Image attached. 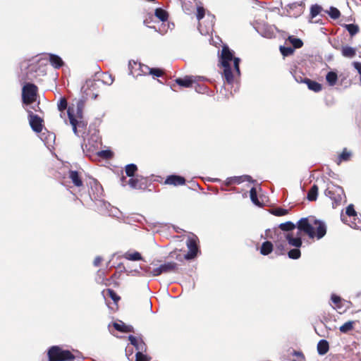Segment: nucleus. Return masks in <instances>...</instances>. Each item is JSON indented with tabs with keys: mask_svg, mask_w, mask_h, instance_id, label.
<instances>
[{
	"mask_svg": "<svg viewBox=\"0 0 361 361\" xmlns=\"http://www.w3.org/2000/svg\"><path fill=\"white\" fill-rule=\"evenodd\" d=\"M310 15L312 18L316 17V4L312 5L310 8Z\"/></svg>",
	"mask_w": 361,
	"mask_h": 361,
	"instance_id": "obj_53",
	"label": "nucleus"
},
{
	"mask_svg": "<svg viewBox=\"0 0 361 361\" xmlns=\"http://www.w3.org/2000/svg\"><path fill=\"white\" fill-rule=\"evenodd\" d=\"M295 225L291 221L282 223L279 226V228L283 231H290L295 229Z\"/></svg>",
	"mask_w": 361,
	"mask_h": 361,
	"instance_id": "obj_29",
	"label": "nucleus"
},
{
	"mask_svg": "<svg viewBox=\"0 0 361 361\" xmlns=\"http://www.w3.org/2000/svg\"><path fill=\"white\" fill-rule=\"evenodd\" d=\"M135 361H149V359L142 352H137L135 354Z\"/></svg>",
	"mask_w": 361,
	"mask_h": 361,
	"instance_id": "obj_48",
	"label": "nucleus"
},
{
	"mask_svg": "<svg viewBox=\"0 0 361 361\" xmlns=\"http://www.w3.org/2000/svg\"><path fill=\"white\" fill-rule=\"evenodd\" d=\"M103 260L102 257L97 256L94 258L93 264L95 267H99L101 264L102 261Z\"/></svg>",
	"mask_w": 361,
	"mask_h": 361,
	"instance_id": "obj_50",
	"label": "nucleus"
},
{
	"mask_svg": "<svg viewBox=\"0 0 361 361\" xmlns=\"http://www.w3.org/2000/svg\"><path fill=\"white\" fill-rule=\"evenodd\" d=\"M331 300L335 305H338V304L341 302V298L336 295H332Z\"/></svg>",
	"mask_w": 361,
	"mask_h": 361,
	"instance_id": "obj_51",
	"label": "nucleus"
},
{
	"mask_svg": "<svg viewBox=\"0 0 361 361\" xmlns=\"http://www.w3.org/2000/svg\"><path fill=\"white\" fill-rule=\"evenodd\" d=\"M130 73L133 76L147 75L149 66L135 61H130L128 63Z\"/></svg>",
	"mask_w": 361,
	"mask_h": 361,
	"instance_id": "obj_11",
	"label": "nucleus"
},
{
	"mask_svg": "<svg viewBox=\"0 0 361 361\" xmlns=\"http://www.w3.org/2000/svg\"><path fill=\"white\" fill-rule=\"evenodd\" d=\"M286 42H289L292 44L294 49H299L303 45L302 41L299 38L295 37L294 36H289L286 39Z\"/></svg>",
	"mask_w": 361,
	"mask_h": 361,
	"instance_id": "obj_28",
	"label": "nucleus"
},
{
	"mask_svg": "<svg viewBox=\"0 0 361 361\" xmlns=\"http://www.w3.org/2000/svg\"><path fill=\"white\" fill-rule=\"evenodd\" d=\"M149 72H147V75H152L153 77H161L164 75V70L158 68H149Z\"/></svg>",
	"mask_w": 361,
	"mask_h": 361,
	"instance_id": "obj_30",
	"label": "nucleus"
},
{
	"mask_svg": "<svg viewBox=\"0 0 361 361\" xmlns=\"http://www.w3.org/2000/svg\"><path fill=\"white\" fill-rule=\"evenodd\" d=\"M128 340L133 346H135L137 349H140V344L138 343V341L135 336L130 335L128 336Z\"/></svg>",
	"mask_w": 361,
	"mask_h": 361,
	"instance_id": "obj_49",
	"label": "nucleus"
},
{
	"mask_svg": "<svg viewBox=\"0 0 361 361\" xmlns=\"http://www.w3.org/2000/svg\"><path fill=\"white\" fill-rule=\"evenodd\" d=\"M97 155L103 159H110L114 157V153L109 149H105L97 152Z\"/></svg>",
	"mask_w": 361,
	"mask_h": 361,
	"instance_id": "obj_35",
	"label": "nucleus"
},
{
	"mask_svg": "<svg viewBox=\"0 0 361 361\" xmlns=\"http://www.w3.org/2000/svg\"><path fill=\"white\" fill-rule=\"evenodd\" d=\"M39 103H38V104H37V109H34L35 111H40V109H39Z\"/></svg>",
	"mask_w": 361,
	"mask_h": 361,
	"instance_id": "obj_58",
	"label": "nucleus"
},
{
	"mask_svg": "<svg viewBox=\"0 0 361 361\" xmlns=\"http://www.w3.org/2000/svg\"><path fill=\"white\" fill-rule=\"evenodd\" d=\"M49 61L52 66H54L55 68H60L64 65V63L61 58L57 55L55 54H50L49 55Z\"/></svg>",
	"mask_w": 361,
	"mask_h": 361,
	"instance_id": "obj_19",
	"label": "nucleus"
},
{
	"mask_svg": "<svg viewBox=\"0 0 361 361\" xmlns=\"http://www.w3.org/2000/svg\"><path fill=\"white\" fill-rule=\"evenodd\" d=\"M295 49L291 47H280V51L283 56H288L292 55L294 53Z\"/></svg>",
	"mask_w": 361,
	"mask_h": 361,
	"instance_id": "obj_36",
	"label": "nucleus"
},
{
	"mask_svg": "<svg viewBox=\"0 0 361 361\" xmlns=\"http://www.w3.org/2000/svg\"><path fill=\"white\" fill-rule=\"evenodd\" d=\"M274 245L270 241H265L260 247V253L263 255H268L273 251Z\"/></svg>",
	"mask_w": 361,
	"mask_h": 361,
	"instance_id": "obj_22",
	"label": "nucleus"
},
{
	"mask_svg": "<svg viewBox=\"0 0 361 361\" xmlns=\"http://www.w3.org/2000/svg\"><path fill=\"white\" fill-rule=\"evenodd\" d=\"M288 255L289 258H290V259H297L300 257L301 252H300V250L298 249V247H295L294 249L290 250L288 252Z\"/></svg>",
	"mask_w": 361,
	"mask_h": 361,
	"instance_id": "obj_37",
	"label": "nucleus"
},
{
	"mask_svg": "<svg viewBox=\"0 0 361 361\" xmlns=\"http://www.w3.org/2000/svg\"><path fill=\"white\" fill-rule=\"evenodd\" d=\"M295 80H297V82H303V81H301V80H303L305 77H302L301 75H295Z\"/></svg>",
	"mask_w": 361,
	"mask_h": 361,
	"instance_id": "obj_54",
	"label": "nucleus"
},
{
	"mask_svg": "<svg viewBox=\"0 0 361 361\" xmlns=\"http://www.w3.org/2000/svg\"><path fill=\"white\" fill-rule=\"evenodd\" d=\"M344 27L349 32L351 36H354L359 32V27L355 24H345Z\"/></svg>",
	"mask_w": 361,
	"mask_h": 361,
	"instance_id": "obj_33",
	"label": "nucleus"
},
{
	"mask_svg": "<svg viewBox=\"0 0 361 361\" xmlns=\"http://www.w3.org/2000/svg\"><path fill=\"white\" fill-rule=\"evenodd\" d=\"M269 238L274 240L275 244V253L277 255H284L286 252V240H283L280 238H278L277 235H275V231H274V235H270Z\"/></svg>",
	"mask_w": 361,
	"mask_h": 361,
	"instance_id": "obj_13",
	"label": "nucleus"
},
{
	"mask_svg": "<svg viewBox=\"0 0 361 361\" xmlns=\"http://www.w3.org/2000/svg\"><path fill=\"white\" fill-rule=\"evenodd\" d=\"M271 214L276 216H282L288 214V209L276 207L271 209Z\"/></svg>",
	"mask_w": 361,
	"mask_h": 361,
	"instance_id": "obj_32",
	"label": "nucleus"
},
{
	"mask_svg": "<svg viewBox=\"0 0 361 361\" xmlns=\"http://www.w3.org/2000/svg\"><path fill=\"white\" fill-rule=\"evenodd\" d=\"M341 220H342V221H343L345 224H348V223H347V220H346V219H345V216L344 215L341 214Z\"/></svg>",
	"mask_w": 361,
	"mask_h": 361,
	"instance_id": "obj_55",
	"label": "nucleus"
},
{
	"mask_svg": "<svg viewBox=\"0 0 361 361\" xmlns=\"http://www.w3.org/2000/svg\"><path fill=\"white\" fill-rule=\"evenodd\" d=\"M137 171V166L134 164H128L125 167V172L126 173V176H128L130 178H132V177H135V173Z\"/></svg>",
	"mask_w": 361,
	"mask_h": 361,
	"instance_id": "obj_25",
	"label": "nucleus"
},
{
	"mask_svg": "<svg viewBox=\"0 0 361 361\" xmlns=\"http://www.w3.org/2000/svg\"><path fill=\"white\" fill-rule=\"evenodd\" d=\"M350 156L351 153L347 151L346 149H344L338 157L339 161H348L350 159Z\"/></svg>",
	"mask_w": 361,
	"mask_h": 361,
	"instance_id": "obj_45",
	"label": "nucleus"
},
{
	"mask_svg": "<svg viewBox=\"0 0 361 361\" xmlns=\"http://www.w3.org/2000/svg\"><path fill=\"white\" fill-rule=\"evenodd\" d=\"M102 82L106 85H110L114 82V78L111 74L104 73L102 74Z\"/></svg>",
	"mask_w": 361,
	"mask_h": 361,
	"instance_id": "obj_42",
	"label": "nucleus"
},
{
	"mask_svg": "<svg viewBox=\"0 0 361 361\" xmlns=\"http://www.w3.org/2000/svg\"><path fill=\"white\" fill-rule=\"evenodd\" d=\"M49 361H73L74 355L68 350H63L60 347L54 345L48 350Z\"/></svg>",
	"mask_w": 361,
	"mask_h": 361,
	"instance_id": "obj_5",
	"label": "nucleus"
},
{
	"mask_svg": "<svg viewBox=\"0 0 361 361\" xmlns=\"http://www.w3.org/2000/svg\"><path fill=\"white\" fill-rule=\"evenodd\" d=\"M98 82L99 80H87L85 85L82 87L84 94L82 98L77 102L76 107L72 106L68 108L67 114L69 122L75 135H78V128L85 129L87 127V123L84 121L83 118V110L87 99H96L98 97L99 91L95 92Z\"/></svg>",
	"mask_w": 361,
	"mask_h": 361,
	"instance_id": "obj_1",
	"label": "nucleus"
},
{
	"mask_svg": "<svg viewBox=\"0 0 361 361\" xmlns=\"http://www.w3.org/2000/svg\"><path fill=\"white\" fill-rule=\"evenodd\" d=\"M289 355L290 356V357L288 359L289 361H306L305 357L301 351L292 350Z\"/></svg>",
	"mask_w": 361,
	"mask_h": 361,
	"instance_id": "obj_20",
	"label": "nucleus"
},
{
	"mask_svg": "<svg viewBox=\"0 0 361 361\" xmlns=\"http://www.w3.org/2000/svg\"><path fill=\"white\" fill-rule=\"evenodd\" d=\"M275 235H277L278 238H280L283 240H286L290 245L295 247H300L302 245V240L299 233H298L296 237H294L293 233L286 234L275 229Z\"/></svg>",
	"mask_w": 361,
	"mask_h": 361,
	"instance_id": "obj_10",
	"label": "nucleus"
},
{
	"mask_svg": "<svg viewBox=\"0 0 361 361\" xmlns=\"http://www.w3.org/2000/svg\"><path fill=\"white\" fill-rule=\"evenodd\" d=\"M342 55L347 58H353L356 54V49L351 47L344 46L341 49Z\"/></svg>",
	"mask_w": 361,
	"mask_h": 361,
	"instance_id": "obj_24",
	"label": "nucleus"
},
{
	"mask_svg": "<svg viewBox=\"0 0 361 361\" xmlns=\"http://www.w3.org/2000/svg\"><path fill=\"white\" fill-rule=\"evenodd\" d=\"M205 10L202 6H198L197 8V18L198 20H200L204 17Z\"/></svg>",
	"mask_w": 361,
	"mask_h": 361,
	"instance_id": "obj_47",
	"label": "nucleus"
},
{
	"mask_svg": "<svg viewBox=\"0 0 361 361\" xmlns=\"http://www.w3.org/2000/svg\"><path fill=\"white\" fill-rule=\"evenodd\" d=\"M197 238H189L186 242L188 252L186 254H181L180 250H173L171 252L169 256L175 258L179 262H183L184 260H190L196 257L199 251V247L197 243Z\"/></svg>",
	"mask_w": 361,
	"mask_h": 361,
	"instance_id": "obj_3",
	"label": "nucleus"
},
{
	"mask_svg": "<svg viewBox=\"0 0 361 361\" xmlns=\"http://www.w3.org/2000/svg\"><path fill=\"white\" fill-rule=\"evenodd\" d=\"M345 214L349 217H355L357 216V213L354 209V207L353 204H350L346 208Z\"/></svg>",
	"mask_w": 361,
	"mask_h": 361,
	"instance_id": "obj_46",
	"label": "nucleus"
},
{
	"mask_svg": "<svg viewBox=\"0 0 361 361\" xmlns=\"http://www.w3.org/2000/svg\"><path fill=\"white\" fill-rule=\"evenodd\" d=\"M329 350V342L324 339L320 340L317 343V353L319 355L326 354Z\"/></svg>",
	"mask_w": 361,
	"mask_h": 361,
	"instance_id": "obj_21",
	"label": "nucleus"
},
{
	"mask_svg": "<svg viewBox=\"0 0 361 361\" xmlns=\"http://www.w3.org/2000/svg\"><path fill=\"white\" fill-rule=\"evenodd\" d=\"M57 106L59 111L61 112H63L64 110L68 108L66 99L65 97H61L57 104Z\"/></svg>",
	"mask_w": 361,
	"mask_h": 361,
	"instance_id": "obj_39",
	"label": "nucleus"
},
{
	"mask_svg": "<svg viewBox=\"0 0 361 361\" xmlns=\"http://www.w3.org/2000/svg\"><path fill=\"white\" fill-rule=\"evenodd\" d=\"M29 123L33 131L41 133L43 128V119L38 115L34 114L30 110H27Z\"/></svg>",
	"mask_w": 361,
	"mask_h": 361,
	"instance_id": "obj_12",
	"label": "nucleus"
},
{
	"mask_svg": "<svg viewBox=\"0 0 361 361\" xmlns=\"http://www.w3.org/2000/svg\"><path fill=\"white\" fill-rule=\"evenodd\" d=\"M313 224L316 225V219L314 216L302 218L298 221L297 228L300 232H303L310 238H314L316 235V231Z\"/></svg>",
	"mask_w": 361,
	"mask_h": 361,
	"instance_id": "obj_7",
	"label": "nucleus"
},
{
	"mask_svg": "<svg viewBox=\"0 0 361 361\" xmlns=\"http://www.w3.org/2000/svg\"><path fill=\"white\" fill-rule=\"evenodd\" d=\"M114 328L122 333H134V328L131 325H127L122 321H119L118 322L113 323Z\"/></svg>",
	"mask_w": 361,
	"mask_h": 361,
	"instance_id": "obj_17",
	"label": "nucleus"
},
{
	"mask_svg": "<svg viewBox=\"0 0 361 361\" xmlns=\"http://www.w3.org/2000/svg\"><path fill=\"white\" fill-rule=\"evenodd\" d=\"M140 344H143V345H145V343H143V341H141V343H140Z\"/></svg>",
	"mask_w": 361,
	"mask_h": 361,
	"instance_id": "obj_59",
	"label": "nucleus"
},
{
	"mask_svg": "<svg viewBox=\"0 0 361 361\" xmlns=\"http://www.w3.org/2000/svg\"><path fill=\"white\" fill-rule=\"evenodd\" d=\"M154 15L157 18H159L162 22L168 20L169 13L166 11L164 10L161 8H156L154 11Z\"/></svg>",
	"mask_w": 361,
	"mask_h": 361,
	"instance_id": "obj_23",
	"label": "nucleus"
},
{
	"mask_svg": "<svg viewBox=\"0 0 361 361\" xmlns=\"http://www.w3.org/2000/svg\"><path fill=\"white\" fill-rule=\"evenodd\" d=\"M355 322L353 321H348L340 326V331L346 334L350 331L353 330Z\"/></svg>",
	"mask_w": 361,
	"mask_h": 361,
	"instance_id": "obj_31",
	"label": "nucleus"
},
{
	"mask_svg": "<svg viewBox=\"0 0 361 361\" xmlns=\"http://www.w3.org/2000/svg\"><path fill=\"white\" fill-rule=\"evenodd\" d=\"M324 193L326 197L331 200L332 207L334 208L345 202L346 197L343 189L338 185H334L331 182L327 183Z\"/></svg>",
	"mask_w": 361,
	"mask_h": 361,
	"instance_id": "obj_4",
	"label": "nucleus"
},
{
	"mask_svg": "<svg viewBox=\"0 0 361 361\" xmlns=\"http://www.w3.org/2000/svg\"><path fill=\"white\" fill-rule=\"evenodd\" d=\"M178 271V264L174 262H167L160 264L158 267L154 268L152 270H149V272L153 276H158L163 274L168 273H176Z\"/></svg>",
	"mask_w": 361,
	"mask_h": 361,
	"instance_id": "obj_8",
	"label": "nucleus"
},
{
	"mask_svg": "<svg viewBox=\"0 0 361 361\" xmlns=\"http://www.w3.org/2000/svg\"><path fill=\"white\" fill-rule=\"evenodd\" d=\"M197 78L193 75H186L184 78H176L175 82L180 87L188 88L197 82Z\"/></svg>",
	"mask_w": 361,
	"mask_h": 361,
	"instance_id": "obj_14",
	"label": "nucleus"
},
{
	"mask_svg": "<svg viewBox=\"0 0 361 361\" xmlns=\"http://www.w3.org/2000/svg\"><path fill=\"white\" fill-rule=\"evenodd\" d=\"M128 183L130 188L143 191L146 190L150 185L147 178L140 175H136L135 177L129 178Z\"/></svg>",
	"mask_w": 361,
	"mask_h": 361,
	"instance_id": "obj_9",
	"label": "nucleus"
},
{
	"mask_svg": "<svg viewBox=\"0 0 361 361\" xmlns=\"http://www.w3.org/2000/svg\"><path fill=\"white\" fill-rule=\"evenodd\" d=\"M233 61L234 70L238 75L240 74V59L233 56L232 51L228 46H224L220 56V62L224 68V78L228 84L233 82V74L231 70L230 62Z\"/></svg>",
	"mask_w": 361,
	"mask_h": 361,
	"instance_id": "obj_2",
	"label": "nucleus"
},
{
	"mask_svg": "<svg viewBox=\"0 0 361 361\" xmlns=\"http://www.w3.org/2000/svg\"><path fill=\"white\" fill-rule=\"evenodd\" d=\"M185 178L183 176L178 175H170L166 177V180H164V184L179 186L185 185Z\"/></svg>",
	"mask_w": 361,
	"mask_h": 361,
	"instance_id": "obj_15",
	"label": "nucleus"
},
{
	"mask_svg": "<svg viewBox=\"0 0 361 361\" xmlns=\"http://www.w3.org/2000/svg\"><path fill=\"white\" fill-rule=\"evenodd\" d=\"M124 258L130 261H140L142 259L141 254L138 252H127L123 255Z\"/></svg>",
	"mask_w": 361,
	"mask_h": 361,
	"instance_id": "obj_26",
	"label": "nucleus"
},
{
	"mask_svg": "<svg viewBox=\"0 0 361 361\" xmlns=\"http://www.w3.org/2000/svg\"><path fill=\"white\" fill-rule=\"evenodd\" d=\"M326 81L331 86L334 85L337 81V75L334 72H329L326 76Z\"/></svg>",
	"mask_w": 361,
	"mask_h": 361,
	"instance_id": "obj_34",
	"label": "nucleus"
},
{
	"mask_svg": "<svg viewBox=\"0 0 361 361\" xmlns=\"http://www.w3.org/2000/svg\"><path fill=\"white\" fill-rule=\"evenodd\" d=\"M317 15H318L321 12L322 8L321 6L317 5Z\"/></svg>",
	"mask_w": 361,
	"mask_h": 361,
	"instance_id": "obj_56",
	"label": "nucleus"
},
{
	"mask_svg": "<svg viewBox=\"0 0 361 361\" xmlns=\"http://www.w3.org/2000/svg\"><path fill=\"white\" fill-rule=\"evenodd\" d=\"M106 292L108 295L114 300L115 303H117L121 300L120 296H118L114 290L108 288Z\"/></svg>",
	"mask_w": 361,
	"mask_h": 361,
	"instance_id": "obj_44",
	"label": "nucleus"
},
{
	"mask_svg": "<svg viewBox=\"0 0 361 361\" xmlns=\"http://www.w3.org/2000/svg\"><path fill=\"white\" fill-rule=\"evenodd\" d=\"M250 199H251L252 202L255 204H256V205H259L260 204L259 201L258 197H257V190H256L255 188L252 187L250 189Z\"/></svg>",
	"mask_w": 361,
	"mask_h": 361,
	"instance_id": "obj_38",
	"label": "nucleus"
},
{
	"mask_svg": "<svg viewBox=\"0 0 361 361\" xmlns=\"http://www.w3.org/2000/svg\"><path fill=\"white\" fill-rule=\"evenodd\" d=\"M128 180H127L126 177L122 175V176L120 178L121 185L125 187L126 185H128Z\"/></svg>",
	"mask_w": 361,
	"mask_h": 361,
	"instance_id": "obj_52",
	"label": "nucleus"
},
{
	"mask_svg": "<svg viewBox=\"0 0 361 361\" xmlns=\"http://www.w3.org/2000/svg\"><path fill=\"white\" fill-rule=\"evenodd\" d=\"M302 81L303 83L307 84L310 90L316 92V81L310 80L307 77H305Z\"/></svg>",
	"mask_w": 361,
	"mask_h": 361,
	"instance_id": "obj_41",
	"label": "nucleus"
},
{
	"mask_svg": "<svg viewBox=\"0 0 361 361\" xmlns=\"http://www.w3.org/2000/svg\"><path fill=\"white\" fill-rule=\"evenodd\" d=\"M68 178L71 180L73 184L78 188L83 186V181L80 174L77 171L70 170L68 171Z\"/></svg>",
	"mask_w": 361,
	"mask_h": 361,
	"instance_id": "obj_16",
	"label": "nucleus"
},
{
	"mask_svg": "<svg viewBox=\"0 0 361 361\" xmlns=\"http://www.w3.org/2000/svg\"><path fill=\"white\" fill-rule=\"evenodd\" d=\"M327 13L330 17L334 20L338 19L341 16L340 11L336 8L333 6L330 7L329 11H327Z\"/></svg>",
	"mask_w": 361,
	"mask_h": 361,
	"instance_id": "obj_40",
	"label": "nucleus"
},
{
	"mask_svg": "<svg viewBox=\"0 0 361 361\" xmlns=\"http://www.w3.org/2000/svg\"><path fill=\"white\" fill-rule=\"evenodd\" d=\"M326 233V226L321 221L317 220V239L323 238Z\"/></svg>",
	"mask_w": 361,
	"mask_h": 361,
	"instance_id": "obj_27",
	"label": "nucleus"
},
{
	"mask_svg": "<svg viewBox=\"0 0 361 361\" xmlns=\"http://www.w3.org/2000/svg\"><path fill=\"white\" fill-rule=\"evenodd\" d=\"M322 90V85L319 83H317V92Z\"/></svg>",
	"mask_w": 361,
	"mask_h": 361,
	"instance_id": "obj_57",
	"label": "nucleus"
},
{
	"mask_svg": "<svg viewBox=\"0 0 361 361\" xmlns=\"http://www.w3.org/2000/svg\"><path fill=\"white\" fill-rule=\"evenodd\" d=\"M38 97V87L33 83H26L22 89V102L23 104L30 105L36 102Z\"/></svg>",
	"mask_w": 361,
	"mask_h": 361,
	"instance_id": "obj_6",
	"label": "nucleus"
},
{
	"mask_svg": "<svg viewBox=\"0 0 361 361\" xmlns=\"http://www.w3.org/2000/svg\"><path fill=\"white\" fill-rule=\"evenodd\" d=\"M250 178L251 177L249 176L231 177L227 178L226 184L227 185L240 184L245 180H249Z\"/></svg>",
	"mask_w": 361,
	"mask_h": 361,
	"instance_id": "obj_18",
	"label": "nucleus"
},
{
	"mask_svg": "<svg viewBox=\"0 0 361 361\" xmlns=\"http://www.w3.org/2000/svg\"><path fill=\"white\" fill-rule=\"evenodd\" d=\"M307 199L310 201L316 200V184H313L307 193Z\"/></svg>",
	"mask_w": 361,
	"mask_h": 361,
	"instance_id": "obj_43",
	"label": "nucleus"
}]
</instances>
